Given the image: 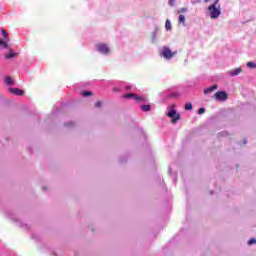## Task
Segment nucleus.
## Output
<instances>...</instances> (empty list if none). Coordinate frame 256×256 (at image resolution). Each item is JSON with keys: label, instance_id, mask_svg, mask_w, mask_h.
<instances>
[{"label": "nucleus", "instance_id": "obj_1", "mask_svg": "<svg viewBox=\"0 0 256 256\" xmlns=\"http://www.w3.org/2000/svg\"><path fill=\"white\" fill-rule=\"evenodd\" d=\"M218 3H219V0H215V2L208 7V11L212 19H218V17L221 15V6L218 5L217 7Z\"/></svg>", "mask_w": 256, "mask_h": 256}, {"label": "nucleus", "instance_id": "obj_2", "mask_svg": "<svg viewBox=\"0 0 256 256\" xmlns=\"http://www.w3.org/2000/svg\"><path fill=\"white\" fill-rule=\"evenodd\" d=\"M175 104H172L171 107H168V111L166 112L167 117L172 119V123L175 125L179 119H181V114L177 113V110L173 109Z\"/></svg>", "mask_w": 256, "mask_h": 256}, {"label": "nucleus", "instance_id": "obj_3", "mask_svg": "<svg viewBox=\"0 0 256 256\" xmlns=\"http://www.w3.org/2000/svg\"><path fill=\"white\" fill-rule=\"evenodd\" d=\"M161 55L164 57V59H166V61H171V59L177 55V51H172L171 48L164 46L162 48Z\"/></svg>", "mask_w": 256, "mask_h": 256}, {"label": "nucleus", "instance_id": "obj_4", "mask_svg": "<svg viewBox=\"0 0 256 256\" xmlns=\"http://www.w3.org/2000/svg\"><path fill=\"white\" fill-rule=\"evenodd\" d=\"M215 97H216L217 101H227V92L218 91L215 93Z\"/></svg>", "mask_w": 256, "mask_h": 256}, {"label": "nucleus", "instance_id": "obj_5", "mask_svg": "<svg viewBox=\"0 0 256 256\" xmlns=\"http://www.w3.org/2000/svg\"><path fill=\"white\" fill-rule=\"evenodd\" d=\"M97 50L99 53H103L104 55L109 53V47H107L106 44H97Z\"/></svg>", "mask_w": 256, "mask_h": 256}, {"label": "nucleus", "instance_id": "obj_6", "mask_svg": "<svg viewBox=\"0 0 256 256\" xmlns=\"http://www.w3.org/2000/svg\"><path fill=\"white\" fill-rule=\"evenodd\" d=\"M9 92L13 95H17L19 97L25 95V91L19 89V88H9Z\"/></svg>", "mask_w": 256, "mask_h": 256}, {"label": "nucleus", "instance_id": "obj_7", "mask_svg": "<svg viewBox=\"0 0 256 256\" xmlns=\"http://www.w3.org/2000/svg\"><path fill=\"white\" fill-rule=\"evenodd\" d=\"M134 101H136V103H147L149 99L147 98V96H139L136 94Z\"/></svg>", "mask_w": 256, "mask_h": 256}, {"label": "nucleus", "instance_id": "obj_8", "mask_svg": "<svg viewBox=\"0 0 256 256\" xmlns=\"http://www.w3.org/2000/svg\"><path fill=\"white\" fill-rule=\"evenodd\" d=\"M241 71H243L241 68H235L234 70L228 71V75H230V77H237Z\"/></svg>", "mask_w": 256, "mask_h": 256}, {"label": "nucleus", "instance_id": "obj_9", "mask_svg": "<svg viewBox=\"0 0 256 256\" xmlns=\"http://www.w3.org/2000/svg\"><path fill=\"white\" fill-rule=\"evenodd\" d=\"M217 89V85H212L204 90V95H209V93H213Z\"/></svg>", "mask_w": 256, "mask_h": 256}, {"label": "nucleus", "instance_id": "obj_10", "mask_svg": "<svg viewBox=\"0 0 256 256\" xmlns=\"http://www.w3.org/2000/svg\"><path fill=\"white\" fill-rule=\"evenodd\" d=\"M137 94L135 93H127V94H124L122 96L123 99H134L135 100V97H136Z\"/></svg>", "mask_w": 256, "mask_h": 256}, {"label": "nucleus", "instance_id": "obj_11", "mask_svg": "<svg viewBox=\"0 0 256 256\" xmlns=\"http://www.w3.org/2000/svg\"><path fill=\"white\" fill-rule=\"evenodd\" d=\"M17 53H14L13 51H9L6 55H5V59H13L14 57H17Z\"/></svg>", "mask_w": 256, "mask_h": 256}, {"label": "nucleus", "instance_id": "obj_12", "mask_svg": "<svg viewBox=\"0 0 256 256\" xmlns=\"http://www.w3.org/2000/svg\"><path fill=\"white\" fill-rule=\"evenodd\" d=\"M2 37H4L5 41L9 42L11 41V38H9V34L7 33V30L2 29Z\"/></svg>", "mask_w": 256, "mask_h": 256}, {"label": "nucleus", "instance_id": "obj_13", "mask_svg": "<svg viewBox=\"0 0 256 256\" xmlns=\"http://www.w3.org/2000/svg\"><path fill=\"white\" fill-rule=\"evenodd\" d=\"M141 111H144L147 113V111H151V105H141L140 106Z\"/></svg>", "mask_w": 256, "mask_h": 256}, {"label": "nucleus", "instance_id": "obj_14", "mask_svg": "<svg viewBox=\"0 0 256 256\" xmlns=\"http://www.w3.org/2000/svg\"><path fill=\"white\" fill-rule=\"evenodd\" d=\"M0 45L3 47V49H9V42L3 41L2 39H0Z\"/></svg>", "mask_w": 256, "mask_h": 256}, {"label": "nucleus", "instance_id": "obj_15", "mask_svg": "<svg viewBox=\"0 0 256 256\" xmlns=\"http://www.w3.org/2000/svg\"><path fill=\"white\" fill-rule=\"evenodd\" d=\"M6 85H14L13 78L12 77H6L5 78Z\"/></svg>", "mask_w": 256, "mask_h": 256}, {"label": "nucleus", "instance_id": "obj_16", "mask_svg": "<svg viewBox=\"0 0 256 256\" xmlns=\"http://www.w3.org/2000/svg\"><path fill=\"white\" fill-rule=\"evenodd\" d=\"M165 29H166V31H171V21L170 20H166Z\"/></svg>", "mask_w": 256, "mask_h": 256}, {"label": "nucleus", "instance_id": "obj_17", "mask_svg": "<svg viewBox=\"0 0 256 256\" xmlns=\"http://www.w3.org/2000/svg\"><path fill=\"white\" fill-rule=\"evenodd\" d=\"M191 109H193V104L191 102H187L185 105V110L191 111Z\"/></svg>", "mask_w": 256, "mask_h": 256}, {"label": "nucleus", "instance_id": "obj_18", "mask_svg": "<svg viewBox=\"0 0 256 256\" xmlns=\"http://www.w3.org/2000/svg\"><path fill=\"white\" fill-rule=\"evenodd\" d=\"M179 23H182L185 27V15L181 14L178 19Z\"/></svg>", "mask_w": 256, "mask_h": 256}, {"label": "nucleus", "instance_id": "obj_19", "mask_svg": "<svg viewBox=\"0 0 256 256\" xmlns=\"http://www.w3.org/2000/svg\"><path fill=\"white\" fill-rule=\"evenodd\" d=\"M247 67H249V69H256V63L255 62H248Z\"/></svg>", "mask_w": 256, "mask_h": 256}, {"label": "nucleus", "instance_id": "obj_20", "mask_svg": "<svg viewBox=\"0 0 256 256\" xmlns=\"http://www.w3.org/2000/svg\"><path fill=\"white\" fill-rule=\"evenodd\" d=\"M82 95H83V97H91V95H93V92L85 91V92H82Z\"/></svg>", "mask_w": 256, "mask_h": 256}, {"label": "nucleus", "instance_id": "obj_21", "mask_svg": "<svg viewBox=\"0 0 256 256\" xmlns=\"http://www.w3.org/2000/svg\"><path fill=\"white\" fill-rule=\"evenodd\" d=\"M254 243H256V239H255V238H251V239L248 241V245H254Z\"/></svg>", "mask_w": 256, "mask_h": 256}, {"label": "nucleus", "instance_id": "obj_22", "mask_svg": "<svg viewBox=\"0 0 256 256\" xmlns=\"http://www.w3.org/2000/svg\"><path fill=\"white\" fill-rule=\"evenodd\" d=\"M203 113H205V108L202 107L198 110V115H203Z\"/></svg>", "mask_w": 256, "mask_h": 256}, {"label": "nucleus", "instance_id": "obj_23", "mask_svg": "<svg viewBox=\"0 0 256 256\" xmlns=\"http://www.w3.org/2000/svg\"><path fill=\"white\" fill-rule=\"evenodd\" d=\"M101 105H103V103L101 101H97L95 104H94V107H101Z\"/></svg>", "mask_w": 256, "mask_h": 256}, {"label": "nucleus", "instance_id": "obj_24", "mask_svg": "<svg viewBox=\"0 0 256 256\" xmlns=\"http://www.w3.org/2000/svg\"><path fill=\"white\" fill-rule=\"evenodd\" d=\"M169 5L170 7H174L175 6V0H169Z\"/></svg>", "mask_w": 256, "mask_h": 256}, {"label": "nucleus", "instance_id": "obj_25", "mask_svg": "<svg viewBox=\"0 0 256 256\" xmlns=\"http://www.w3.org/2000/svg\"><path fill=\"white\" fill-rule=\"evenodd\" d=\"M187 12V8H180L178 13H185Z\"/></svg>", "mask_w": 256, "mask_h": 256}, {"label": "nucleus", "instance_id": "obj_26", "mask_svg": "<svg viewBox=\"0 0 256 256\" xmlns=\"http://www.w3.org/2000/svg\"><path fill=\"white\" fill-rule=\"evenodd\" d=\"M174 183L176 184L177 183V176L174 175Z\"/></svg>", "mask_w": 256, "mask_h": 256}, {"label": "nucleus", "instance_id": "obj_27", "mask_svg": "<svg viewBox=\"0 0 256 256\" xmlns=\"http://www.w3.org/2000/svg\"><path fill=\"white\" fill-rule=\"evenodd\" d=\"M247 144V139H244V145H246Z\"/></svg>", "mask_w": 256, "mask_h": 256}, {"label": "nucleus", "instance_id": "obj_28", "mask_svg": "<svg viewBox=\"0 0 256 256\" xmlns=\"http://www.w3.org/2000/svg\"><path fill=\"white\" fill-rule=\"evenodd\" d=\"M210 195H213V191L210 192Z\"/></svg>", "mask_w": 256, "mask_h": 256}, {"label": "nucleus", "instance_id": "obj_29", "mask_svg": "<svg viewBox=\"0 0 256 256\" xmlns=\"http://www.w3.org/2000/svg\"><path fill=\"white\" fill-rule=\"evenodd\" d=\"M126 89H131V87H126Z\"/></svg>", "mask_w": 256, "mask_h": 256}, {"label": "nucleus", "instance_id": "obj_30", "mask_svg": "<svg viewBox=\"0 0 256 256\" xmlns=\"http://www.w3.org/2000/svg\"><path fill=\"white\" fill-rule=\"evenodd\" d=\"M206 2L209 1V0H205Z\"/></svg>", "mask_w": 256, "mask_h": 256}]
</instances>
